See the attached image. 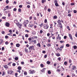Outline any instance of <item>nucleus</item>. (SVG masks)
<instances>
[{"label":"nucleus","mask_w":77,"mask_h":77,"mask_svg":"<svg viewBox=\"0 0 77 77\" xmlns=\"http://www.w3.org/2000/svg\"><path fill=\"white\" fill-rule=\"evenodd\" d=\"M29 49L30 50V52H31V51H35V47L33 46H30L29 48Z\"/></svg>","instance_id":"1"},{"label":"nucleus","mask_w":77,"mask_h":77,"mask_svg":"<svg viewBox=\"0 0 77 77\" xmlns=\"http://www.w3.org/2000/svg\"><path fill=\"white\" fill-rule=\"evenodd\" d=\"M16 25L17 27H18L19 29H21L22 25L21 23H20V22H18Z\"/></svg>","instance_id":"2"},{"label":"nucleus","mask_w":77,"mask_h":77,"mask_svg":"<svg viewBox=\"0 0 77 77\" xmlns=\"http://www.w3.org/2000/svg\"><path fill=\"white\" fill-rule=\"evenodd\" d=\"M35 72V71L34 70H29V74H34Z\"/></svg>","instance_id":"3"},{"label":"nucleus","mask_w":77,"mask_h":77,"mask_svg":"<svg viewBox=\"0 0 77 77\" xmlns=\"http://www.w3.org/2000/svg\"><path fill=\"white\" fill-rule=\"evenodd\" d=\"M46 69V68H44L43 69H42L41 70V71L42 72V73H45V71Z\"/></svg>","instance_id":"4"},{"label":"nucleus","mask_w":77,"mask_h":77,"mask_svg":"<svg viewBox=\"0 0 77 77\" xmlns=\"http://www.w3.org/2000/svg\"><path fill=\"white\" fill-rule=\"evenodd\" d=\"M57 22L59 26L62 25V24L61 23V21H60V20H58Z\"/></svg>","instance_id":"5"},{"label":"nucleus","mask_w":77,"mask_h":77,"mask_svg":"<svg viewBox=\"0 0 77 77\" xmlns=\"http://www.w3.org/2000/svg\"><path fill=\"white\" fill-rule=\"evenodd\" d=\"M29 20H25L24 21V23H23V24H29Z\"/></svg>","instance_id":"6"},{"label":"nucleus","mask_w":77,"mask_h":77,"mask_svg":"<svg viewBox=\"0 0 77 77\" xmlns=\"http://www.w3.org/2000/svg\"><path fill=\"white\" fill-rule=\"evenodd\" d=\"M44 28L45 29H47L48 28V25H45V26H44Z\"/></svg>","instance_id":"7"},{"label":"nucleus","mask_w":77,"mask_h":77,"mask_svg":"<svg viewBox=\"0 0 77 77\" xmlns=\"http://www.w3.org/2000/svg\"><path fill=\"white\" fill-rule=\"evenodd\" d=\"M69 36L70 39H71V40H72L73 38L72 37V35L71 34H69Z\"/></svg>","instance_id":"8"},{"label":"nucleus","mask_w":77,"mask_h":77,"mask_svg":"<svg viewBox=\"0 0 77 77\" xmlns=\"http://www.w3.org/2000/svg\"><path fill=\"white\" fill-rule=\"evenodd\" d=\"M14 23H15V24H16V25H17V24L18 23H19V22H18V20H17V19H16V20H15L14 21Z\"/></svg>","instance_id":"9"},{"label":"nucleus","mask_w":77,"mask_h":77,"mask_svg":"<svg viewBox=\"0 0 77 77\" xmlns=\"http://www.w3.org/2000/svg\"><path fill=\"white\" fill-rule=\"evenodd\" d=\"M5 26H7V27H9V23L8 22H6L5 23Z\"/></svg>","instance_id":"10"},{"label":"nucleus","mask_w":77,"mask_h":77,"mask_svg":"<svg viewBox=\"0 0 77 77\" xmlns=\"http://www.w3.org/2000/svg\"><path fill=\"white\" fill-rule=\"evenodd\" d=\"M57 39H59V40H61V37L59 36L57 37Z\"/></svg>","instance_id":"11"},{"label":"nucleus","mask_w":77,"mask_h":77,"mask_svg":"<svg viewBox=\"0 0 77 77\" xmlns=\"http://www.w3.org/2000/svg\"><path fill=\"white\" fill-rule=\"evenodd\" d=\"M3 66L4 67V68H6V69H8V66L7 65H4Z\"/></svg>","instance_id":"12"},{"label":"nucleus","mask_w":77,"mask_h":77,"mask_svg":"<svg viewBox=\"0 0 77 77\" xmlns=\"http://www.w3.org/2000/svg\"><path fill=\"white\" fill-rule=\"evenodd\" d=\"M76 69V67H75V66H72V69H73V70H74V69Z\"/></svg>","instance_id":"13"},{"label":"nucleus","mask_w":77,"mask_h":77,"mask_svg":"<svg viewBox=\"0 0 77 77\" xmlns=\"http://www.w3.org/2000/svg\"><path fill=\"white\" fill-rule=\"evenodd\" d=\"M25 51L26 53H28V49L27 48H25Z\"/></svg>","instance_id":"14"},{"label":"nucleus","mask_w":77,"mask_h":77,"mask_svg":"<svg viewBox=\"0 0 77 77\" xmlns=\"http://www.w3.org/2000/svg\"><path fill=\"white\" fill-rule=\"evenodd\" d=\"M37 45V47H41V45H40V43H38V44Z\"/></svg>","instance_id":"15"},{"label":"nucleus","mask_w":77,"mask_h":77,"mask_svg":"<svg viewBox=\"0 0 77 77\" xmlns=\"http://www.w3.org/2000/svg\"><path fill=\"white\" fill-rule=\"evenodd\" d=\"M40 66H41V68H44V66L43 65V64H41Z\"/></svg>","instance_id":"16"},{"label":"nucleus","mask_w":77,"mask_h":77,"mask_svg":"<svg viewBox=\"0 0 77 77\" xmlns=\"http://www.w3.org/2000/svg\"><path fill=\"white\" fill-rule=\"evenodd\" d=\"M47 46L48 47H50V46H51V44H50V43L47 44Z\"/></svg>","instance_id":"17"},{"label":"nucleus","mask_w":77,"mask_h":77,"mask_svg":"<svg viewBox=\"0 0 77 77\" xmlns=\"http://www.w3.org/2000/svg\"><path fill=\"white\" fill-rule=\"evenodd\" d=\"M16 46L17 47H19L20 46V45L19 44H16Z\"/></svg>","instance_id":"18"},{"label":"nucleus","mask_w":77,"mask_h":77,"mask_svg":"<svg viewBox=\"0 0 77 77\" xmlns=\"http://www.w3.org/2000/svg\"><path fill=\"white\" fill-rule=\"evenodd\" d=\"M46 2V0H42V3H44Z\"/></svg>","instance_id":"19"},{"label":"nucleus","mask_w":77,"mask_h":77,"mask_svg":"<svg viewBox=\"0 0 77 77\" xmlns=\"http://www.w3.org/2000/svg\"><path fill=\"white\" fill-rule=\"evenodd\" d=\"M18 69L19 70H21V66H18Z\"/></svg>","instance_id":"20"},{"label":"nucleus","mask_w":77,"mask_h":77,"mask_svg":"<svg viewBox=\"0 0 77 77\" xmlns=\"http://www.w3.org/2000/svg\"><path fill=\"white\" fill-rule=\"evenodd\" d=\"M55 5L57 7V6H59V5H58V4L57 3H55Z\"/></svg>","instance_id":"21"},{"label":"nucleus","mask_w":77,"mask_h":77,"mask_svg":"<svg viewBox=\"0 0 77 77\" xmlns=\"http://www.w3.org/2000/svg\"><path fill=\"white\" fill-rule=\"evenodd\" d=\"M18 11V12H21V8H19Z\"/></svg>","instance_id":"22"},{"label":"nucleus","mask_w":77,"mask_h":77,"mask_svg":"<svg viewBox=\"0 0 77 77\" xmlns=\"http://www.w3.org/2000/svg\"><path fill=\"white\" fill-rule=\"evenodd\" d=\"M19 54H20V56H23V54L21 53V52H19Z\"/></svg>","instance_id":"23"},{"label":"nucleus","mask_w":77,"mask_h":77,"mask_svg":"<svg viewBox=\"0 0 77 77\" xmlns=\"http://www.w3.org/2000/svg\"><path fill=\"white\" fill-rule=\"evenodd\" d=\"M5 75V73L4 72H3V74L2 75V76H4Z\"/></svg>","instance_id":"24"},{"label":"nucleus","mask_w":77,"mask_h":77,"mask_svg":"<svg viewBox=\"0 0 77 77\" xmlns=\"http://www.w3.org/2000/svg\"><path fill=\"white\" fill-rule=\"evenodd\" d=\"M48 74H51V72L49 70L48 72Z\"/></svg>","instance_id":"25"},{"label":"nucleus","mask_w":77,"mask_h":77,"mask_svg":"<svg viewBox=\"0 0 77 77\" xmlns=\"http://www.w3.org/2000/svg\"><path fill=\"white\" fill-rule=\"evenodd\" d=\"M60 54H56V56H60Z\"/></svg>","instance_id":"26"},{"label":"nucleus","mask_w":77,"mask_h":77,"mask_svg":"<svg viewBox=\"0 0 77 77\" xmlns=\"http://www.w3.org/2000/svg\"><path fill=\"white\" fill-rule=\"evenodd\" d=\"M15 60H18V58L17 57H15Z\"/></svg>","instance_id":"27"},{"label":"nucleus","mask_w":77,"mask_h":77,"mask_svg":"<svg viewBox=\"0 0 77 77\" xmlns=\"http://www.w3.org/2000/svg\"><path fill=\"white\" fill-rule=\"evenodd\" d=\"M66 47H69L70 45H69V44H66Z\"/></svg>","instance_id":"28"},{"label":"nucleus","mask_w":77,"mask_h":77,"mask_svg":"<svg viewBox=\"0 0 77 77\" xmlns=\"http://www.w3.org/2000/svg\"><path fill=\"white\" fill-rule=\"evenodd\" d=\"M58 60H59V61H60V60H61V58L60 57H58Z\"/></svg>","instance_id":"29"},{"label":"nucleus","mask_w":77,"mask_h":77,"mask_svg":"<svg viewBox=\"0 0 77 77\" xmlns=\"http://www.w3.org/2000/svg\"><path fill=\"white\" fill-rule=\"evenodd\" d=\"M39 26H40V27H42V26H43V23H42L41 24L39 25Z\"/></svg>","instance_id":"30"},{"label":"nucleus","mask_w":77,"mask_h":77,"mask_svg":"<svg viewBox=\"0 0 77 77\" xmlns=\"http://www.w3.org/2000/svg\"><path fill=\"white\" fill-rule=\"evenodd\" d=\"M67 29H68L69 30H70V29H69V26H67Z\"/></svg>","instance_id":"31"},{"label":"nucleus","mask_w":77,"mask_h":77,"mask_svg":"<svg viewBox=\"0 0 77 77\" xmlns=\"http://www.w3.org/2000/svg\"><path fill=\"white\" fill-rule=\"evenodd\" d=\"M24 75H26L27 74V73L26 72H24Z\"/></svg>","instance_id":"32"},{"label":"nucleus","mask_w":77,"mask_h":77,"mask_svg":"<svg viewBox=\"0 0 77 77\" xmlns=\"http://www.w3.org/2000/svg\"><path fill=\"white\" fill-rule=\"evenodd\" d=\"M50 63H51L49 61H48L47 62V64H50Z\"/></svg>","instance_id":"33"},{"label":"nucleus","mask_w":77,"mask_h":77,"mask_svg":"<svg viewBox=\"0 0 77 77\" xmlns=\"http://www.w3.org/2000/svg\"><path fill=\"white\" fill-rule=\"evenodd\" d=\"M54 3L55 4L57 3V0H55L54 1Z\"/></svg>","instance_id":"34"},{"label":"nucleus","mask_w":77,"mask_h":77,"mask_svg":"<svg viewBox=\"0 0 77 77\" xmlns=\"http://www.w3.org/2000/svg\"><path fill=\"white\" fill-rule=\"evenodd\" d=\"M57 18V17L56 16H55L54 17V19H56Z\"/></svg>","instance_id":"35"},{"label":"nucleus","mask_w":77,"mask_h":77,"mask_svg":"<svg viewBox=\"0 0 77 77\" xmlns=\"http://www.w3.org/2000/svg\"><path fill=\"white\" fill-rule=\"evenodd\" d=\"M60 48H63V47H64V46H63V45H62L61 47H60Z\"/></svg>","instance_id":"36"},{"label":"nucleus","mask_w":77,"mask_h":77,"mask_svg":"<svg viewBox=\"0 0 77 77\" xmlns=\"http://www.w3.org/2000/svg\"><path fill=\"white\" fill-rule=\"evenodd\" d=\"M8 44H9V43H8V42H5V44L6 45H8Z\"/></svg>","instance_id":"37"},{"label":"nucleus","mask_w":77,"mask_h":77,"mask_svg":"<svg viewBox=\"0 0 77 77\" xmlns=\"http://www.w3.org/2000/svg\"><path fill=\"white\" fill-rule=\"evenodd\" d=\"M64 65H67V62H64Z\"/></svg>","instance_id":"38"},{"label":"nucleus","mask_w":77,"mask_h":77,"mask_svg":"<svg viewBox=\"0 0 77 77\" xmlns=\"http://www.w3.org/2000/svg\"><path fill=\"white\" fill-rule=\"evenodd\" d=\"M12 65L13 66H15L16 65V64L15 63H13L12 64Z\"/></svg>","instance_id":"39"},{"label":"nucleus","mask_w":77,"mask_h":77,"mask_svg":"<svg viewBox=\"0 0 77 77\" xmlns=\"http://www.w3.org/2000/svg\"><path fill=\"white\" fill-rule=\"evenodd\" d=\"M21 64H22V65H24V62H21Z\"/></svg>","instance_id":"40"},{"label":"nucleus","mask_w":77,"mask_h":77,"mask_svg":"<svg viewBox=\"0 0 77 77\" xmlns=\"http://www.w3.org/2000/svg\"><path fill=\"white\" fill-rule=\"evenodd\" d=\"M57 72H60V69H57Z\"/></svg>","instance_id":"41"},{"label":"nucleus","mask_w":77,"mask_h":77,"mask_svg":"<svg viewBox=\"0 0 77 77\" xmlns=\"http://www.w3.org/2000/svg\"><path fill=\"white\" fill-rule=\"evenodd\" d=\"M6 2L7 4H8V3H9V1L7 0L6 1Z\"/></svg>","instance_id":"42"},{"label":"nucleus","mask_w":77,"mask_h":77,"mask_svg":"<svg viewBox=\"0 0 77 77\" xmlns=\"http://www.w3.org/2000/svg\"><path fill=\"white\" fill-rule=\"evenodd\" d=\"M32 42H34V43H36V40H34V41H32Z\"/></svg>","instance_id":"43"},{"label":"nucleus","mask_w":77,"mask_h":77,"mask_svg":"<svg viewBox=\"0 0 77 77\" xmlns=\"http://www.w3.org/2000/svg\"><path fill=\"white\" fill-rule=\"evenodd\" d=\"M73 12L75 13H75H77V11H76V10H74L73 11Z\"/></svg>","instance_id":"44"},{"label":"nucleus","mask_w":77,"mask_h":77,"mask_svg":"<svg viewBox=\"0 0 77 77\" xmlns=\"http://www.w3.org/2000/svg\"><path fill=\"white\" fill-rule=\"evenodd\" d=\"M73 48L74 49H76V48H77V46H75L73 47Z\"/></svg>","instance_id":"45"},{"label":"nucleus","mask_w":77,"mask_h":77,"mask_svg":"<svg viewBox=\"0 0 77 77\" xmlns=\"http://www.w3.org/2000/svg\"><path fill=\"white\" fill-rule=\"evenodd\" d=\"M11 13L8 14V17H9L11 16Z\"/></svg>","instance_id":"46"},{"label":"nucleus","mask_w":77,"mask_h":77,"mask_svg":"<svg viewBox=\"0 0 77 77\" xmlns=\"http://www.w3.org/2000/svg\"><path fill=\"white\" fill-rule=\"evenodd\" d=\"M23 6L22 5H20L19 6V7L20 8H21Z\"/></svg>","instance_id":"47"},{"label":"nucleus","mask_w":77,"mask_h":77,"mask_svg":"<svg viewBox=\"0 0 77 77\" xmlns=\"http://www.w3.org/2000/svg\"><path fill=\"white\" fill-rule=\"evenodd\" d=\"M47 55H45L44 56V58H45H45H47Z\"/></svg>","instance_id":"48"},{"label":"nucleus","mask_w":77,"mask_h":77,"mask_svg":"<svg viewBox=\"0 0 77 77\" xmlns=\"http://www.w3.org/2000/svg\"><path fill=\"white\" fill-rule=\"evenodd\" d=\"M9 32H10V33H12V31L11 30H10L9 31Z\"/></svg>","instance_id":"49"},{"label":"nucleus","mask_w":77,"mask_h":77,"mask_svg":"<svg viewBox=\"0 0 77 77\" xmlns=\"http://www.w3.org/2000/svg\"><path fill=\"white\" fill-rule=\"evenodd\" d=\"M47 22V19H45V23H46Z\"/></svg>","instance_id":"50"},{"label":"nucleus","mask_w":77,"mask_h":77,"mask_svg":"<svg viewBox=\"0 0 77 77\" xmlns=\"http://www.w3.org/2000/svg\"><path fill=\"white\" fill-rule=\"evenodd\" d=\"M5 31H3L2 32V34H5Z\"/></svg>","instance_id":"51"},{"label":"nucleus","mask_w":77,"mask_h":77,"mask_svg":"<svg viewBox=\"0 0 77 77\" xmlns=\"http://www.w3.org/2000/svg\"><path fill=\"white\" fill-rule=\"evenodd\" d=\"M60 43H63V42H64V41H60Z\"/></svg>","instance_id":"52"},{"label":"nucleus","mask_w":77,"mask_h":77,"mask_svg":"<svg viewBox=\"0 0 77 77\" xmlns=\"http://www.w3.org/2000/svg\"><path fill=\"white\" fill-rule=\"evenodd\" d=\"M71 5H74V3H71Z\"/></svg>","instance_id":"53"},{"label":"nucleus","mask_w":77,"mask_h":77,"mask_svg":"<svg viewBox=\"0 0 77 77\" xmlns=\"http://www.w3.org/2000/svg\"><path fill=\"white\" fill-rule=\"evenodd\" d=\"M13 11H17V9H16V8H14L13 9Z\"/></svg>","instance_id":"54"},{"label":"nucleus","mask_w":77,"mask_h":77,"mask_svg":"<svg viewBox=\"0 0 77 77\" xmlns=\"http://www.w3.org/2000/svg\"><path fill=\"white\" fill-rule=\"evenodd\" d=\"M42 32H43V31H42V30H41L40 31V33L41 34L42 33Z\"/></svg>","instance_id":"55"},{"label":"nucleus","mask_w":77,"mask_h":77,"mask_svg":"<svg viewBox=\"0 0 77 77\" xmlns=\"http://www.w3.org/2000/svg\"><path fill=\"white\" fill-rule=\"evenodd\" d=\"M30 6L29 5H27V8H30Z\"/></svg>","instance_id":"56"},{"label":"nucleus","mask_w":77,"mask_h":77,"mask_svg":"<svg viewBox=\"0 0 77 77\" xmlns=\"http://www.w3.org/2000/svg\"><path fill=\"white\" fill-rule=\"evenodd\" d=\"M29 27H32V26L30 24H29L28 25Z\"/></svg>","instance_id":"57"},{"label":"nucleus","mask_w":77,"mask_h":77,"mask_svg":"<svg viewBox=\"0 0 77 77\" xmlns=\"http://www.w3.org/2000/svg\"><path fill=\"white\" fill-rule=\"evenodd\" d=\"M59 26H58L59 27H60V28H62V26L61 25H59Z\"/></svg>","instance_id":"58"},{"label":"nucleus","mask_w":77,"mask_h":77,"mask_svg":"<svg viewBox=\"0 0 77 77\" xmlns=\"http://www.w3.org/2000/svg\"><path fill=\"white\" fill-rule=\"evenodd\" d=\"M17 72H18L19 73H20V72H21V71L19 70H17Z\"/></svg>","instance_id":"59"},{"label":"nucleus","mask_w":77,"mask_h":77,"mask_svg":"<svg viewBox=\"0 0 77 77\" xmlns=\"http://www.w3.org/2000/svg\"><path fill=\"white\" fill-rule=\"evenodd\" d=\"M2 19H6V17H2Z\"/></svg>","instance_id":"60"},{"label":"nucleus","mask_w":77,"mask_h":77,"mask_svg":"<svg viewBox=\"0 0 77 77\" xmlns=\"http://www.w3.org/2000/svg\"><path fill=\"white\" fill-rule=\"evenodd\" d=\"M52 38L53 39H55V37L53 36L52 37Z\"/></svg>","instance_id":"61"},{"label":"nucleus","mask_w":77,"mask_h":77,"mask_svg":"<svg viewBox=\"0 0 77 77\" xmlns=\"http://www.w3.org/2000/svg\"><path fill=\"white\" fill-rule=\"evenodd\" d=\"M28 35L27 34H26L25 35V37H26V38H27L28 37Z\"/></svg>","instance_id":"62"},{"label":"nucleus","mask_w":77,"mask_h":77,"mask_svg":"<svg viewBox=\"0 0 77 77\" xmlns=\"http://www.w3.org/2000/svg\"><path fill=\"white\" fill-rule=\"evenodd\" d=\"M71 62H72L71 60V59H69V63H71Z\"/></svg>","instance_id":"63"},{"label":"nucleus","mask_w":77,"mask_h":77,"mask_svg":"<svg viewBox=\"0 0 77 77\" xmlns=\"http://www.w3.org/2000/svg\"><path fill=\"white\" fill-rule=\"evenodd\" d=\"M66 36H65L64 37V39H66Z\"/></svg>","instance_id":"64"}]
</instances>
